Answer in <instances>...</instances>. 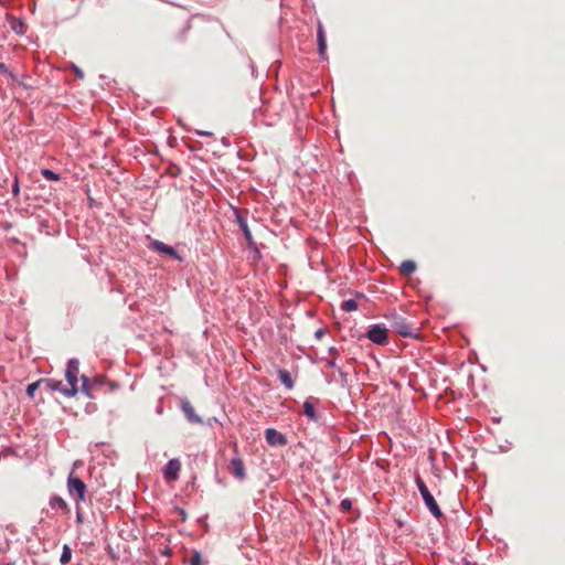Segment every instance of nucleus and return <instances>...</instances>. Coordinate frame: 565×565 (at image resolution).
Wrapping results in <instances>:
<instances>
[{
	"label": "nucleus",
	"mask_w": 565,
	"mask_h": 565,
	"mask_svg": "<svg viewBox=\"0 0 565 565\" xmlns=\"http://www.w3.org/2000/svg\"><path fill=\"white\" fill-rule=\"evenodd\" d=\"M359 300H365V296L362 292L355 290V311L359 309L360 306Z\"/></svg>",
	"instance_id": "nucleus-23"
},
{
	"label": "nucleus",
	"mask_w": 565,
	"mask_h": 565,
	"mask_svg": "<svg viewBox=\"0 0 565 565\" xmlns=\"http://www.w3.org/2000/svg\"><path fill=\"white\" fill-rule=\"evenodd\" d=\"M41 173L49 181H58L60 180V174L55 173L54 171H52L50 169H43Z\"/></svg>",
	"instance_id": "nucleus-20"
},
{
	"label": "nucleus",
	"mask_w": 565,
	"mask_h": 565,
	"mask_svg": "<svg viewBox=\"0 0 565 565\" xmlns=\"http://www.w3.org/2000/svg\"><path fill=\"white\" fill-rule=\"evenodd\" d=\"M154 248L163 254L170 255V256H177V253L173 247L162 243V242H156Z\"/></svg>",
	"instance_id": "nucleus-15"
},
{
	"label": "nucleus",
	"mask_w": 565,
	"mask_h": 565,
	"mask_svg": "<svg viewBox=\"0 0 565 565\" xmlns=\"http://www.w3.org/2000/svg\"><path fill=\"white\" fill-rule=\"evenodd\" d=\"M265 438L271 446H284L287 443L286 437L274 428L266 429Z\"/></svg>",
	"instance_id": "nucleus-8"
},
{
	"label": "nucleus",
	"mask_w": 565,
	"mask_h": 565,
	"mask_svg": "<svg viewBox=\"0 0 565 565\" xmlns=\"http://www.w3.org/2000/svg\"><path fill=\"white\" fill-rule=\"evenodd\" d=\"M278 377H279V380H280L281 384H282L286 388H288V390L294 388V381H292V379H291L290 373H289L287 370H282V369H280V370L278 371Z\"/></svg>",
	"instance_id": "nucleus-12"
},
{
	"label": "nucleus",
	"mask_w": 565,
	"mask_h": 565,
	"mask_svg": "<svg viewBox=\"0 0 565 565\" xmlns=\"http://www.w3.org/2000/svg\"><path fill=\"white\" fill-rule=\"evenodd\" d=\"M238 223H239V226H241V228H242L246 239L248 242H250L252 241V233H250V231L248 228V225H247L246 221L244 218H242V217H238Z\"/></svg>",
	"instance_id": "nucleus-19"
},
{
	"label": "nucleus",
	"mask_w": 565,
	"mask_h": 565,
	"mask_svg": "<svg viewBox=\"0 0 565 565\" xmlns=\"http://www.w3.org/2000/svg\"><path fill=\"white\" fill-rule=\"evenodd\" d=\"M323 335V331L321 329L316 331V337L320 339Z\"/></svg>",
	"instance_id": "nucleus-28"
},
{
	"label": "nucleus",
	"mask_w": 565,
	"mask_h": 565,
	"mask_svg": "<svg viewBox=\"0 0 565 565\" xmlns=\"http://www.w3.org/2000/svg\"><path fill=\"white\" fill-rule=\"evenodd\" d=\"M463 565H478L476 562L465 561Z\"/></svg>",
	"instance_id": "nucleus-31"
},
{
	"label": "nucleus",
	"mask_w": 565,
	"mask_h": 565,
	"mask_svg": "<svg viewBox=\"0 0 565 565\" xmlns=\"http://www.w3.org/2000/svg\"><path fill=\"white\" fill-rule=\"evenodd\" d=\"M318 47L320 55H323L327 49L324 32L322 26L320 25L318 29Z\"/></svg>",
	"instance_id": "nucleus-16"
},
{
	"label": "nucleus",
	"mask_w": 565,
	"mask_h": 565,
	"mask_svg": "<svg viewBox=\"0 0 565 565\" xmlns=\"http://www.w3.org/2000/svg\"><path fill=\"white\" fill-rule=\"evenodd\" d=\"M79 374V362L76 359H72L67 363L65 371V377L67 381V390L64 391V395L67 397L74 396L78 392L77 382Z\"/></svg>",
	"instance_id": "nucleus-4"
},
{
	"label": "nucleus",
	"mask_w": 565,
	"mask_h": 565,
	"mask_svg": "<svg viewBox=\"0 0 565 565\" xmlns=\"http://www.w3.org/2000/svg\"><path fill=\"white\" fill-rule=\"evenodd\" d=\"M190 565H202V556L201 553L198 551H194L191 558H190Z\"/></svg>",
	"instance_id": "nucleus-21"
},
{
	"label": "nucleus",
	"mask_w": 565,
	"mask_h": 565,
	"mask_svg": "<svg viewBox=\"0 0 565 565\" xmlns=\"http://www.w3.org/2000/svg\"><path fill=\"white\" fill-rule=\"evenodd\" d=\"M343 309L347 311H353V299H348L343 302Z\"/></svg>",
	"instance_id": "nucleus-24"
},
{
	"label": "nucleus",
	"mask_w": 565,
	"mask_h": 565,
	"mask_svg": "<svg viewBox=\"0 0 565 565\" xmlns=\"http://www.w3.org/2000/svg\"><path fill=\"white\" fill-rule=\"evenodd\" d=\"M415 483L418 488V491L423 498V501L426 505V508L428 509V511L434 515L435 519H437L438 521H440L441 519L445 518L441 509L439 508L438 503L436 502L434 495L430 493V491L428 490L426 483L424 482V480L422 479V477L419 476V473H416L415 475Z\"/></svg>",
	"instance_id": "nucleus-2"
},
{
	"label": "nucleus",
	"mask_w": 565,
	"mask_h": 565,
	"mask_svg": "<svg viewBox=\"0 0 565 565\" xmlns=\"http://www.w3.org/2000/svg\"><path fill=\"white\" fill-rule=\"evenodd\" d=\"M43 384L51 391H60L64 394V391L67 390V386L62 383V381L47 379L43 380Z\"/></svg>",
	"instance_id": "nucleus-10"
},
{
	"label": "nucleus",
	"mask_w": 565,
	"mask_h": 565,
	"mask_svg": "<svg viewBox=\"0 0 565 565\" xmlns=\"http://www.w3.org/2000/svg\"><path fill=\"white\" fill-rule=\"evenodd\" d=\"M228 471L237 480H244L246 478V471L243 460L239 457H234L228 465Z\"/></svg>",
	"instance_id": "nucleus-7"
},
{
	"label": "nucleus",
	"mask_w": 565,
	"mask_h": 565,
	"mask_svg": "<svg viewBox=\"0 0 565 565\" xmlns=\"http://www.w3.org/2000/svg\"><path fill=\"white\" fill-rule=\"evenodd\" d=\"M385 317L390 320L391 328L403 338L420 339V328L416 322H411L398 312L391 311Z\"/></svg>",
	"instance_id": "nucleus-1"
},
{
	"label": "nucleus",
	"mask_w": 565,
	"mask_h": 565,
	"mask_svg": "<svg viewBox=\"0 0 565 565\" xmlns=\"http://www.w3.org/2000/svg\"><path fill=\"white\" fill-rule=\"evenodd\" d=\"M303 413L312 420H316L313 398L310 397L303 403Z\"/></svg>",
	"instance_id": "nucleus-14"
},
{
	"label": "nucleus",
	"mask_w": 565,
	"mask_h": 565,
	"mask_svg": "<svg viewBox=\"0 0 565 565\" xmlns=\"http://www.w3.org/2000/svg\"><path fill=\"white\" fill-rule=\"evenodd\" d=\"M181 462L179 459H171L163 468V476L167 481H175L179 478Z\"/></svg>",
	"instance_id": "nucleus-6"
},
{
	"label": "nucleus",
	"mask_w": 565,
	"mask_h": 565,
	"mask_svg": "<svg viewBox=\"0 0 565 565\" xmlns=\"http://www.w3.org/2000/svg\"><path fill=\"white\" fill-rule=\"evenodd\" d=\"M395 522H396V524H397V526H398L399 529H402V527L404 526V522H403V521H401V520H395Z\"/></svg>",
	"instance_id": "nucleus-29"
},
{
	"label": "nucleus",
	"mask_w": 565,
	"mask_h": 565,
	"mask_svg": "<svg viewBox=\"0 0 565 565\" xmlns=\"http://www.w3.org/2000/svg\"><path fill=\"white\" fill-rule=\"evenodd\" d=\"M76 520L78 523H82V511H81V508H79V504H76Z\"/></svg>",
	"instance_id": "nucleus-26"
},
{
	"label": "nucleus",
	"mask_w": 565,
	"mask_h": 565,
	"mask_svg": "<svg viewBox=\"0 0 565 565\" xmlns=\"http://www.w3.org/2000/svg\"><path fill=\"white\" fill-rule=\"evenodd\" d=\"M352 507V502L351 500L349 499H345L341 502V508L344 510V511H349Z\"/></svg>",
	"instance_id": "nucleus-25"
},
{
	"label": "nucleus",
	"mask_w": 565,
	"mask_h": 565,
	"mask_svg": "<svg viewBox=\"0 0 565 565\" xmlns=\"http://www.w3.org/2000/svg\"><path fill=\"white\" fill-rule=\"evenodd\" d=\"M416 268V263L412 259H407L401 264L399 271L404 276H411L413 273H415Z\"/></svg>",
	"instance_id": "nucleus-11"
},
{
	"label": "nucleus",
	"mask_w": 565,
	"mask_h": 565,
	"mask_svg": "<svg viewBox=\"0 0 565 565\" xmlns=\"http://www.w3.org/2000/svg\"><path fill=\"white\" fill-rule=\"evenodd\" d=\"M67 491L74 498L76 504H79L85 500L86 484L81 478L71 472L67 478Z\"/></svg>",
	"instance_id": "nucleus-5"
},
{
	"label": "nucleus",
	"mask_w": 565,
	"mask_h": 565,
	"mask_svg": "<svg viewBox=\"0 0 565 565\" xmlns=\"http://www.w3.org/2000/svg\"><path fill=\"white\" fill-rule=\"evenodd\" d=\"M199 136H207V137H211L213 136V134L211 131H206V130H196L195 131Z\"/></svg>",
	"instance_id": "nucleus-27"
},
{
	"label": "nucleus",
	"mask_w": 565,
	"mask_h": 565,
	"mask_svg": "<svg viewBox=\"0 0 565 565\" xmlns=\"http://www.w3.org/2000/svg\"><path fill=\"white\" fill-rule=\"evenodd\" d=\"M72 558V550L68 545H64L63 546V552H62V555H61V558H60V562L65 565L67 563H70Z\"/></svg>",
	"instance_id": "nucleus-17"
},
{
	"label": "nucleus",
	"mask_w": 565,
	"mask_h": 565,
	"mask_svg": "<svg viewBox=\"0 0 565 565\" xmlns=\"http://www.w3.org/2000/svg\"><path fill=\"white\" fill-rule=\"evenodd\" d=\"M50 505L52 509L58 508V509L63 510L65 513L70 512V508H68L66 501L61 497H57V495L53 497L50 501Z\"/></svg>",
	"instance_id": "nucleus-13"
},
{
	"label": "nucleus",
	"mask_w": 565,
	"mask_h": 565,
	"mask_svg": "<svg viewBox=\"0 0 565 565\" xmlns=\"http://www.w3.org/2000/svg\"><path fill=\"white\" fill-rule=\"evenodd\" d=\"M43 384V380H39L33 382L26 386V394L29 397L33 398L35 391Z\"/></svg>",
	"instance_id": "nucleus-18"
},
{
	"label": "nucleus",
	"mask_w": 565,
	"mask_h": 565,
	"mask_svg": "<svg viewBox=\"0 0 565 565\" xmlns=\"http://www.w3.org/2000/svg\"><path fill=\"white\" fill-rule=\"evenodd\" d=\"M359 516H360V512H359V510L355 509V515H354L355 521L358 520Z\"/></svg>",
	"instance_id": "nucleus-32"
},
{
	"label": "nucleus",
	"mask_w": 565,
	"mask_h": 565,
	"mask_svg": "<svg viewBox=\"0 0 565 565\" xmlns=\"http://www.w3.org/2000/svg\"><path fill=\"white\" fill-rule=\"evenodd\" d=\"M367 339L376 345L388 343V329L384 324L375 323L369 327L365 333L358 337V340Z\"/></svg>",
	"instance_id": "nucleus-3"
},
{
	"label": "nucleus",
	"mask_w": 565,
	"mask_h": 565,
	"mask_svg": "<svg viewBox=\"0 0 565 565\" xmlns=\"http://www.w3.org/2000/svg\"><path fill=\"white\" fill-rule=\"evenodd\" d=\"M181 408L190 423H201L202 419L195 414L193 405L188 399L181 402Z\"/></svg>",
	"instance_id": "nucleus-9"
},
{
	"label": "nucleus",
	"mask_w": 565,
	"mask_h": 565,
	"mask_svg": "<svg viewBox=\"0 0 565 565\" xmlns=\"http://www.w3.org/2000/svg\"><path fill=\"white\" fill-rule=\"evenodd\" d=\"M82 380H83L82 392L85 393L87 396H90L88 384H87V381H88L87 377L83 375Z\"/></svg>",
	"instance_id": "nucleus-22"
},
{
	"label": "nucleus",
	"mask_w": 565,
	"mask_h": 565,
	"mask_svg": "<svg viewBox=\"0 0 565 565\" xmlns=\"http://www.w3.org/2000/svg\"><path fill=\"white\" fill-rule=\"evenodd\" d=\"M12 191H13V193H18L19 192L18 182L14 183Z\"/></svg>",
	"instance_id": "nucleus-30"
}]
</instances>
